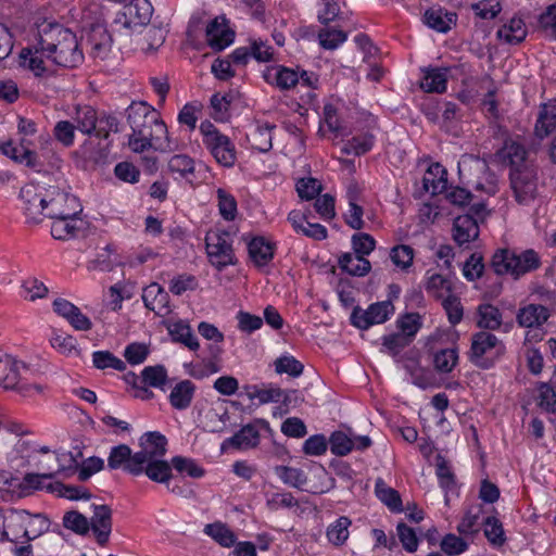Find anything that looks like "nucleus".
<instances>
[{"label":"nucleus","instance_id":"10","mask_svg":"<svg viewBox=\"0 0 556 556\" xmlns=\"http://www.w3.org/2000/svg\"><path fill=\"white\" fill-rule=\"evenodd\" d=\"M48 193L47 212H45L47 218L74 217L81 212L80 203L75 195L54 186L48 188Z\"/></svg>","mask_w":556,"mask_h":556},{"label":"nucleus","instance_id":"60","mask_svg":"<svg viewBox=\"0 0 556 556\" xmlns=\"http://www.w3.org/2000/svg\"><path fill=\"white\" fill-rule=\"evenodd\" d=\"M410 343L409 338L401 332L391 333L382 338L384 350L392 356L399 355Z\"/></svg>","mask_w":556,"mask_h":556},{"label":"nucleus","instance_id":"26","mask_svg":"<svg viewBox=\"0 0 556 556\" xmlns=\"http://www.w3.org/2000/svg\"><path fill=\"white\" fill-rule=\"evenodd\" d=\"M126 14L134 27L147 25L152 16L153 8L148 0H121Z\"/></svg>","mask_w":556,"mask_h":556},{"label":"nucleus","instance_id":"3","mask_svg":"<svg viewBox=\"0 0 556 556\" xmlns=\"http://www.w3.org/2000/svg\"><path fill=\"white\" fill-rule=\"evenodd\" d=\"M540 266L541 258L532 249L521 252L498 249L491 260V267L496 275H510L515 279L538 269Z\"/></svg>","mask_w":556,"mask_h":556},{"label":"nucleus","instance_id":"63","mask_svg":"<svg viewBox=\"0 0 556 556\" xmlns=\"http://www.w3.org/2000/svg\"><path fill=\"white\" fill-rule=\"evenodd\" d=\"M275 369L278 374H288L291 377L302 375L304 366L293 356H281L275 361Z\"/></svg>","mask_w":556,"mask_h":556},{"label":"nucleus","instance_id":"14","mask_svg":"<svg viewBox=\"0 0 556 556\" xmlns=\"http://www.w3.org/2000/svg\"><path fill=\"white\" fill-rule=\"evenodd\" d=\"M92 530L99 545L104 546L112 532V509L109 505H93V515L89 520V530Z\"/></svg>","mask_w":556,"mask_h":556},{"label":"nucleus","instance_id":"1","mask_svg":"<svg viewBox=\"0 0 556 556\" xmlns=\"http://www.w3.org/2000/svg\"><path fill=\"white\" fill-rule=\"evenodd\" d=\"M126 122L131 128L129 148L136 153L150 149L169 152L174 149L166 124L161 114L144 101H132L125 110Z\"/></svg>","mask_w":556,"mask_h":556},{"label":"nucleus","instance_id":"44","mask_svg":"<svg viewBox=\"0 0 556 556\" xmlns=\"http://www.w3.org/2000/svg\"><path fill=\"white\" fill-rule=\"evenodd\" d=\"M484 535L488 541L494 546H503L506 542V536L503 523L494 516L486 517L483 521Z\"/></svg>","mask_w":556,"mask_h":556},{"label":"nucleus","instance_id":"43","mask_svg":"<svg viewBox=\"0 0 556 556\" xmlns=\"http://www.w3.org/2000/svg\"><path fill=\"white\" fill-rule=\"evenodd\" d=\"M352 521L346 516L339 517L333 523L327 528V538L329 542L336 546L343 545L349 539V527Z\"/></svg>","mask_w":556,"mask_h":556},{"label":"nucleus","instance_id":"21","mask_svg":"<svg viewBox=\"0 0 556 556\" xmlns=\"http://www.w3.org/2000/svg\"><path fill=\"white\" fill-rule=\"evenodd\" d=\"M112 36L105 27L94 25L88 34V43L90 46V53L93 58L100 60L106 59L112 48Z\"/></svg>","mask_w":556,"mask_h":556},{"label":"nucleus","instance_id":"31","mask_svg":"<svg viewBox=\"0 0 556 556\" xmlns=\"http://www.w3.org/2000/svg\"><path fill=\"white\" fill-rule=\"evenodd\" d=\"M527 154L526 148L513 140L505 141L504 147L500 151L501 157L508 162L510 169L522 167L523 165H533L527 160Z\"/></svg>","mask_w":556,"mask_h":556},{"label":"nucleus","instance_id":"33","mask_svg":"<svg viewBox=\"0 0 556 556\" xmlns=\"http://www.w3.org/2000/svg\"><path fill=\"white\" fill-rule=\"evenodd\" d=\"M248 250L256 266H265L274 257V244L263 237L253 238L248 244Z\"/></svg>","mask_w":556,"mask_h":556},{"label":"nucleus","instance_id":"5","mask_svg":"<svg viewBox=\"0 0 556 556\" xmlns=\"http://www.w3.org/2000/svg\"><path fill=\"white\" fill-rule=\"evenodd\" d=\"M231 235L226 230H211L206 233L205 245L210 263L218 270L236 264Z\"/></svg>","mask_w":556,"mask_h":556},{"label":"nucleus","instance_id":"34","mask_svg":"<svg viewBox=\"0 0 556 556\" xmlns=\"http://www.w3.org/2000/svg\"><path fill=\"white\" fill-rule=\"evenodd\" d=\"M74 121L79 131L85 135L97 134L99 115L96 109L90 105L77 106Z\"/></svg>","mask_w":556,"mask_h":556},{"label":"nucleus","instance_id":"39","mask_svg":"<svg viewBox=\"0 0 556 556\" xmlns=\"http://www.w3.org/2000/svg\"><path fill=\"white\" fill-rule=\"evenodd\" d=\"M51 235L58 240H67L77 236L79 228L77 227V218L74 217H55L52 218Z\"/></svg>","mask_w":556,"mask_h":556},{"label":"nucleus","instance_id":"45","mask_svg":"<svg viewBox=\"0 0 556 556\" xmlns=\"http://www.w3.org/2000/svg\"><path fill=\"white\" fill-rule=\"evenodd\" d=\"M274 470L285 484H288L292 488L300 489L306 483L307 477L305 472L299 468L289 466H276Z\"/></svg>","mask_w":556,"mask_h":556},{"label":"nucleus","instance_id":"30","mask_svg":"<svg viewBox=\"0 0 556 556\" xmlns=\"http://www.w3.org/2000/svg\"><path fill=\"white\" fill-rule=\"evenodd\" d=\"M447 68L429 67L424 71L420 87L426 92L442 93L446 90Z\"/></svg>","mask_w":556,"mask_h":556},{"label":"nucleus","instance_id":"36","mask_svg":"<svg viewBox=\"0 0 556 556\" xmlns=\"http://www.w3.org/2000/svg\"><path fill=\"white\" fill-rule=\"evenodd\" d=\"M339 267L352 276H365L369 273L370 262L359 255L344 253L339 257Z\"/></svg>","mask_w":556,"mask_h":556},{"label":"nucleus","instance_id":"20","mask_svg":"<svg viewBox=\"0 0 556 556\" xmlns=\"http://www.w3.org/2000/svg\"><path fill=\"white\" fill-rule=\"evenodd\" d=\"M422 21L435 31L447 33L456 24L457 15L441 7H433L425 12Z\"/></svg>","mask_w":556,"mask_h":556},{"label":"nucleus","instance_id":"6","mask_svg":"<svg viewBox=\"0 0 556 556\" xmlns=\"http://www.w3.org/2000/svg\"><path fill=\"white\" fill-rule=\"evenodd\" d=\"M48 188L37 185L27 184L20 191L22 208L28 224H39L47 212Z\"/></svg>","mask_w":556,"mask_h":556},{"label":"nucleus","instance_id":"55","mask_svg":"<svg viewBox=\"0 0 556 556\" xmlns=\"http://www.w3.org/2000/svg\"><path fill=\"white\" fill-rule=\"evenodd\" d=\"M63 526L77 534L84 535L89 532L88 518L76 510L65 513L63 516Z\"/></svg>","mask_w":556,"mask_h":556},{"label":"nucleus","instance_id":"24","mask_svg":"<svg viewBox=\"0 0 556 556\" xmlns=\"http://www.w3.org/2000/svg\"><path fill=\"white\" fill-rule=\"evenodd\" d=\"M43 58L47 59V52L41 51L39 38L34 48H25L21 51V65L28 68L37 77H42L47 73Z\"/></svg>","mask_w":556,"mask_h":556},{"label":"nucleus","instance_id":"42","mask_svg":"<svg viewBox=\"0 0 556 556\" xmlns=\"http://www.w3.org/2000/svg\"><path fill=\"white\" fill-rule=\"evenodd\" d=\"M478 326L482 329L496 330L502 325V313L492 304H481L478 307Z\"/></svg>","mask_w":556,"mask_h":556},{"label":"nucleus","instance_id":"59","mask_svg":"<svg viewBox=\"0 0 556 556\" xmlns=\"http://www.w3.org/2000/svg\"><path fill=\"white\" fill-rule=\"evenodd\" d=\"M331 453L345 456L354 448V441L342 431H336L329 439Z\"/></svg>","mask_w":556,"mask_h":556},{"label":"nucleus","instance_id":"54","mask_svg":"<svg viewBox=\"0 0 556 556\" xmlns=\"http://www.w3.org/2000/svg\"><path fill=\"white\" fill-rule=\"evenodd\" d=\"M364 210L356 203V192L349 190V210L345 214V223L355 230L364 227Z\"/></svg>","mask_w":556,"mask_h":556},{"label":"nucleus","instance_id":"15","mask_svg":"<svg viewBox=\"0 0 556 556\" xmlns=\"http://www.w3.org/2000/svg\"><path fill=\"white\" fill-rule=\"evenodd\" d=\"M52 305L53 311L65 318L75 330L88 331L92 328L90 318L70 301L59 298L53 301Z\"/></svg>","mask_w":556,"mask_h":556},{"label":"nucleus","instance_id":"8","mask_svg":"<svg viewBox=\"0 0 556 556\" xmlns=\"http://www.w3.org/2000/svg\"><path fill=\"white\" fill-rule=\"evenodd\" d=\"M28 368L23 362H18L9 355L0 357V387L10 390H18L23 394L31 389V386L23 383L24 374ZM38 392L41 391L40 386H33Z\"/></svg>","mask_w":556,"mask_h":556},{"label":"nucleus","instance_id":"35","mask_svg":"<svg viewBox=\"0 0 556 556\" xmlns=\"http://www.w3.org/2000/svg\"><path fill=\"white\" fill-rule=\"evenodd\" d=\"M260 441L258 430L254 425H247L242 427L237 433L228 438L224 444H229L238 450H248L255 447Z\"/></svg>","mask_w":556,"mask_h":556},{"label":"nucleus","instance_id":"56","mask_svg":"<svg viewBox=\"0 0 556 556\" xmlns=\"http://www.w3.org/2000/svg\"><path fill=\"white\" fill-rule=\"evenodd\" d=\"M396 324L400 332L413 341L414 337L421 328V316L418 313H406L397 319Z\"/></svg>","mask_w":556,"mask_h":556},{"label":"nucleus","instance_id":"22","mask_svg":"<svg viewBox=\"0 0 556 556\" xmlns=\"http://www.w3.org/2000/svg\"><path fill=\"white\" fill-rule=\"evenodd\" d=\"M142 301L148 309L155 312L159 315H163L168 312L169 295L156 282H153L143 289Z\"/></svg>","mask_w":556,"mask_h":556},{"label":"nucleus","instance_id":"49","mask_svg":"<svg viewBox=\"0 0 556 556\" xmlns=\"http://www.w3.org/2000/svg\"><path fill=\"white\" fill-rule=\"evenodd\" d=\"M374 146V136L371 134H364L355 136L346 141L342 147L344 154L362 155L367 153Z\"/></svg>","mask_w":556,"mask_h":556},{"label":"nucleus","instance_id":"16","mask_svg":"<svg viewBox=\"0 0 556 556\" xmlns=\"http://www.w3.org/2000/svg\"><path fill=\"white\" fill-rule=\"evenodd\" d=\"M134 470L135 476L146 475L155 483L167 484L173 478L172 464L164 458L143 460L138 467L132 468Z\"/></svg>","mask_w":556,"mask_h":556},{"label":"nucleus","instance_id":"50","mask_svg":"<svg viewBox=\"0 0 556 556\" xmlns=\"http://www.w3.org/2000/svg\"><path fill=\"white\" fill-rule=\"evenodd\" d=\"M319 45L326 50H334L348 39V34L333 27H326L318 33Z\"/></svg>","mask_w":556,"mask_h":556},{"label":"nucleus","instance_id":"32","mask_svg":"<svg viewBox=\"0 0 556 556\" xmlns=\"http://www.w3.org/2000/svg\"><path fill=\"white\" fill-rule=\"evenodd\" d=\"M496 36L509 45H518L527 36L526 24L520 17H513L497 30Z\"/></svg>","mask_w":556,"mask_h":556},{"label":"nucleus","instance_id":"61","mask_svg":"<svg viewBox=\"0 0 556 556\" xmlns=\"http://www.w3.org/2000/svg\"><path fill=\"white\" fill-rule=\"evenodd\" d=\"M442 306L446 312L448 321L452 325H457L463 319V305L458 296L450 293L442 299Z\"/></svg>","mask_w":556,"mask_h":556},{"label":"nucleus","instance_id":"58","mask_svg":"<svg viewBox=\"0 0 556 556\" xmlns=\"http://www.w3.org/2000/svg\"><path fill=\"white\" fill-rule=\"evenodd\" d=\"M390 258L393 264L402 269H407L412 266L414 260V250L406 244H399L391 249Z\"/></svg>","mask_w":556,"mask_h":556},{"label":"nucleus","instance_id":"47","mask_svg":"<svg viewBox=\"0 0 556 556\" xmlns=\"http://www.w3.org/2000/svg\"><path fill=\"white\" fill-rule=\"evenodd\" d=\"M204 532L225 547H230L236 542L233 532L222 522L206 525Z\"/></svg>","mask_w":556,"mask_h":556},{"label":"nucleus","instance_id":"52","mask_svg":"<svg viewBox=\"0 0 556 556\" xmlns=\"http://www.w3.org/2000/svg\"><path fill=\"white\" fill-rule=\"evenodd\" d=\"M92 364L98 369L113 368L118 371L126 369V364L110 351L93 352Z\"/></svg>","mask_w":556,"mask_h":556},{"label":"nucleus","instance_id":"48","mask_svg":"<svg viewBox=\"0 0 556 556\" xmlns=\"http://www.w3.org/2000/svg\"><path fill=\"white\" fill-rule=\"evenodd\" d=\"M426 291L435 299H444L452 293V282L440 274H432L426 282Z\"/></svg>","mask_w":556,"mask_h":556},{"label":"nucleus","instance_id":"11","mask_svg":"<svg viewBox=\"0 0 556 556\" xmlns=\"http://www.w3.org/2000/svg\"><path fill=\"white\" fill-rule=\"evenodd\" d=\"M393 312L394 306L390 301L374 303L367 309L355 306L351 314V323L359 329H368L372 325L387 321Z\"/></svg>","mask_w":556,"mask_h":556},{"label":"nucleus","instance_id":"53","mask_svg":"<svg viewBox=\"0 0 556 556\" xmlns=\"http://www.w3.org/2000/svg\"><path fill=\"white\" fill-rule=\"evenodd\" d=\"M458 363L456 349H443L434 354V368L440 372H451Z\"/></svg>","mask_w":556,"mask_h":556},{"label":"nucleus","instance_id":"12","mask_svg":"<svg viewBox=\"0 0 556 556\" xmlns=\"http://www.w3.org/2000/svg\"><path fill=\"white\" fill-rule=\"evenodd\" d=\"M139 447L136 464H142L143 460L164 458L167 452V439L157 431H149L140 437Z\"/></svg>","mask_w":556,"mask_h":556},{"label":"nucleus","instance_id":"25","mask_svg":"<svg viewBox=\"0 0 556 556\" xmlns=\"http://www.w3.org/2000/svg\"><path fill=\"white\" fill-rule=\"evenodd\" d=\"M265 79L280 90H290L300 83L299 72L282 65L268 70Z\"/></svg>","mask_w":556,"mask_h":556},{"label":"nucleus","instance_id":"27","mask_svg":"<svg viewBox=\"0 0 556 556\" xmlns=\"http://www.w3.org/2000/svg\"><path fill=\"white\" fill-rule=\"evenodd\" d=\"M195 384L191 380L178 382L170 391L168 400L170 405L178 410L187 409L193 400Z\"/></svg>","mask_w":556,"mask_h":556},{"label":"nucleus","instance_id":"41","mask_svg":"<svg viewBox=\"0 0 556 556\" xmlns=\"http://www.w3.org/2000/svg\"><path fill=\"white\" fill-rule=\"evenodd\" d=\"M274 128V125L265 124L253 129V131L248 136L251 147L260 152L269 151L273 147L271 130Z\"/></svg>","mask_w":556,"mask_h":556},{"label":"nucleus","instance_id":"51","mask_svg":"<svg viewBox=\"0 0 556 556\" xmlns=\"http://www.w3.org/2000/svg\"><path fill=\"white\" fill-rule=\"evenodd\" d=\"M167 379V371L163 365L148 366L141 372L140 383L153 387L162 388Z\"/></svg>","mask_w":556,"mask_h":556},{"label":"nucleus","instance_id":"46","mask_svg":"<svg viewBox=\"0 0 556 556\" xmlns=\"http://www.w3.org/2000/svg\"><path fill=\"white\" fill-rule=\"evenodd\" d=\"M172 469L174 468L179 473H186L187 476L199 479L205 475L204 468L198 465V463L189 457L174 456L170 460Z\"/></svg>","mask_w":556,"mask_h":556},{"label":"nucleus","instance_id":"17","mask_svg":"<svg viewBox=\"0 0 556 556\" xmlns=\"http://www.w3.org/2000/svg\"><path fill=\"white\" fill-rule=\"evenodd\" d=\"M205 36L207 45L220 51L233 41L235 33L227 27L225 17H215L206 26Z\"/></svg>","mask_w":556,"mask_h":556},{"label":"nucleus","instance_id":"28","mask_svg":"<svg viewBox=\"0 0 556 556\" xmlns=\"http://www.w3.org/2000/svg\"><path fill=\"white\" fill-rule=\"evenodd\" d=\"M446 169L439 163L432 164L426 172L424 188L432 194H439L447 190Z\"/></svg>","mask_w":556,"mask_h":556},{"label":"nucleus","instance_id":"62","mask_svg":"<svg viewBox=\"0 0 556 556\" xmlns=\"http://www.w3.org/2000/svg\"><path fill=\"white\" fill-rule=\"evenodd\" d=\"M218 208L220 215L226 220H233L237 215V201L236 199L224 189L217 190Z\"/></svg>","mask_w":556,"mask_h":556},{"label":"nucleus","instance_id":"13","mask_svg":"<svg viewBox=\"0 0 556 556\" xmlns=\"http://www.w3.org/2000/svg\"><path fill=\"white\" fill-rule=\"evenodd\" d=\"M11 516L23 527V536L27 541L35 540L47 532L50 527L49 519L42 514H30L24 509H12Z\"/></svg>","mask_w":556,"mask_h":556},{"label":"nucleus","instance_id":"40","mask_svg":"<svg viewBox=\"0 0 556 556\" xmlns=\"http://www.w3.org/2000/svg\"><path fill=\"white\" fill-rule=\"evenodd\" d=\"M169 334L175 342L182 343L191 351H197L200 346L197 337L193 334L189 325L184 321H177L168 328Z\"/></svg>","mask_w":556,"mask_h":556},{"label":"nucleus","instance_id":"2","mask_svg":"<svg viewBox=\"0 0 556 556\" xmlns=\"http://www.w3.org/2000/svg\"><path fill=\"white\" fill-rule=\"evenodd\" d=\"M39 45L47 59L54 64L74 68L84 61L76 35L58 23H43L38 27Z\"/></svg>","mask_w":556,"mask_h":556},{"label":"nucleus","instance_id":"38","mask_svg":"<svg viewBox=\"0 0 556 556\" xmlns=\"http://www.w3.org/2000/svg\"><path fill=\"white\" fill-rule=\"evenodd\" d=\"M0 150L5 156L10 157L16 163H24L31 168L38 165L37 154L34 151L27 148H23V150L20 151L17 147L13 146V142L11 140L0 142Z\"/></svg>","mask_w":556,"mask_h":556},{"label":"nucleus","instance_id":"23","mask_svg":"<svg viewBox=\"0 0 556 556\" xmlns=\"http://www.w3.org/2000/svg\"><path fill=\"white\" fill-rule=\"evenodd\" d=\"M549 309L541 304H528L521 307L517 314V323L520 327H540L549 318Z\"/></svg>","mask_w":556,"mask_h":556},{"label":"nucleus","instance_id":"19","mask_svg":"<svg viewBox=\"0 0 556 556\" xmlns=\"http://www.w3.org/2000/svg\"><path fill=\"white\" fill-rule=\"evenodd\" d=\"M137 452L132 453L127 444H118L113 446L108 457V467L111 470L123 469L125 472L135 476L136 470L132 468L138 467Z\"/></svg>","mask_w":556,"mask_h":556},{"label":"nucleus","instance_id":"37","mask_svg":"<svg viewBox=\"0 0 556 556\" xmlns=\"http://www.w3.org/2000/svg\"><path fill=\"white\" fill-rule=\"evenodd\" d=\"M375 493L377 497L388 506L391 511L401 513L403 511L402 498L400 493L387 485V483L378 478L375 484Z\"/></svg>","mask_w":556,"mask_h":556},{"label":"nucleus","instance_id":"57","mask_svg":"<svg viewBox=\"0 0 556 556\" xmlns=\"http://www.w3.org/2000/svg\"><path fill=\"white\" fill-rule=\"evenodd\" d=\"M168 169L182 178L194 173V161L186 154H176L168 161Z\"/></svg>","mask_w":556,"mask_h":556},{"label":"nucleus","instance_id":"29","mask_svg":"<svg viewBox=\"0 0 556 556\" xmlns=\"http://www.w3.org/2000/svg\"><path fill=\"white\" fill-rule=\"evenodd\" d=\"M556 129V101L541 106L536 123L535 135L543 139Z\"/></svg>","mask_w":556,"mask_h":556},{"label":"nucleus","instance_id":"7","mask_svg":"<svg viewBox=\"0 0 556 556\" xmlns=\"http://www.w3.org/2000/svg\"><path fill=\"white\" fill-rule=\"evenodd\" d=\"M510 188L519 204H528L534 200L538 190V175L534 165H523L510 169Z\"/></svg>","mask_w":556,"mask_h":556},{"label":"nucleus","instance_id":"9","mask_svg":"<svg viewBox=\"0 0 556 556\" xmlns=\"http://www.w3.org/2000/svg\"><path fill=\"white\" fill-rule=\"evenodd\" d=\"M493 349L496 350L497 355H502L505 352V345L495 334L488 331L475 333L469 352L470 362L480 368H490L493 363L485 358L484 355Z\"/></svg>","mask_w":556,"mask_h":556},{"label":"nucleus","instance_id":"64","mask_svg":"<svg viewBox=\"0 0 556 556\" xmlns=\"http://www.w3.org/2000/svg\"><path fill=\"white\" fill-rule=\"evenodd\" d=\"M539 406L547 413L556 412V392L554 388L546 382L539 384Z\"/></svg>","mask_w":556,"mask_h":556},{"label":"nucleus","instance_id":"18","mask_svg":"<svg viewBox=\"0 0 556 556\" xmlns=\"http://www.w3.org/2000/svg\"><path fill=\"white\" fill-rule=\"evenodd\" d=\"M452 236L459 247H467L479 237L478 220L470 214L457 216L453 223Z\"/></svg>","mask_w":556,"mask_h":556},{"label":"nucleus","instance_id":"4","mask_svg":"<svg viewBox=\"0 0 556 556\" xmlns=\"http://www.w3.org/2000/svg\"><path fill=\"white\" fill-rule=\"evenodd\" d=\"M203 136V144L214 156L216 162L224 167H231L236 162V149L229 137L222 134L210 121L200 125Z\"/></svg>","mask_w":556,"mask_h":556}]
</instances>
